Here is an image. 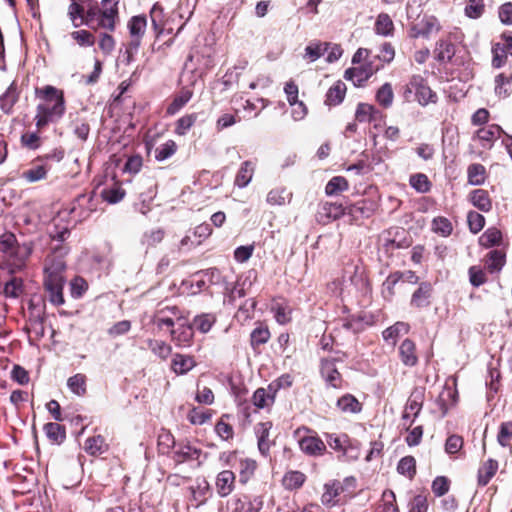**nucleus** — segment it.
Returning a JSON list of instances; mask_svg holds the SVG:
<instances>
[{
	"label": "nucleus",
	"mask_w": 512,
	"mask_h": 512,
	"mask_svg": "<svg viewBox=\"0 0 512 512\" xmlns=\"http://www.w3.org/2000/svg\"><path fill=\"white\" fill-rule=\"evenodd\" d=\"M328 47V43H311L305 48V57L310 62H314L327 51Z\"/></svg>",
	"instance_id": "nucleus-59"
},
{
	"label": "nucleus",
	"mask_w": 512,
	"mask_h": 512,
	"mask_svg": "<svg viewBox=\"0 0 512 512\" xmlns=\"http://www.w3.org/2000/svg\"><path fill=\"white\" fill-rule=\"evenodd\" d=\"M292 192L285 187H276L270 190L267 194L266 201L269 205L283 206L290 203L292 199Z\"/></svg>",
	"instance_id": "nucleus-18"
},
{
	"label": "nucleus",
	"mask_w": 512,
	"mask_h": 512,
	"mask_svg": "<svg viewBox=\"0 0 512 512\" xmlns=\"http://www.w3.org/2000/svg\"><path fill=\"white\" fill-rule=\"evenodd\" d=\"M436 57L439 61H450L455 54L454 45L447 40H439L435 49Z\"/></svg>",
	"instance_id": "nucleus-43"
},
{
	"label": "nucleus",
	"mask_w": 512,
	"mask_h": 512,
	"mask_svg": "<svg viewBox=\"0 0 512 512\" xmlns=\"http://www.w3.org/2000/svg\"><path fill=\"white\" fill-rule=\"evenodd\" d=\"M321 374L325 378L326 382L334 388L340 386L341 375L335 368L332 360H323L321 364Z\"/></svg>",
	"instance_id": "nucleus-19"
},
{
	"label": "nucleus",
	"mask_w": 512,
	"mask_h": 512,
	"mask_svg": "<svg viewBox=\"0 0 512 512\" xmlns=\"http://www.w3.org/2000/svg\"><path fill=\"white\" fill-rule=\"evenodd\" d=\"M298 443L301 451L308 456H321L326 451V444L317 436L301 437Z\"/></svg>",
	"instance_id": "nucleus-6"
},
{
	"label": "nucleus",
	"mask_w": 512,
	"mask_h": 512,
	"mask_svg": "<svg viewBox=\"0 0 512 512\" xmlns=\"http://www.w3.org/2000/svg\"><path fill=\"white\" fill-rule=\"evenodd\" d=\"M372 74L373 71L371 68H349L345 71V78L347 80H351L356 86H362L363 83L366 82Z\"/></svg>",
	"instance_id": "nucleus-25"
},
{
	"label": "nucleus",
	"mask_w": 512,
	"mask_h": 512,
	"mask_svg": "<svg viewBox=\"0 0 512 512\" xmlns=\"http://www.w3.org/2000/svg\"><path fill=\"white\" fill-rule=\"evenodd\" d=\"M400 280L410 284H416L419 280V277L415 274V272L410 270L390 274L386 281L383 283V286L387 289L389 295L392 296L394 294L393 289Z\"/></svg>",
	"instance_id": "nucleus-11"
},
{
	"label": "nucleus",
	"mask_w": 512,
	"mask_h": 512,
	"mask_svg": "<svg viewBox=\"0 0 512 512\" xmlns=\"http://www.w3.org/2000/svg\"><path fill=\"white\" fill-rule=\"evenodd\" d=\"M394 31V23L387 13H380L375 22V32L382 36H391Z\"/></svg>",
	"instance_id": "nucleus-30"
},
{
	"label": "nucleus",
	"mask_w": 512,
	"mask_h": 512,
	"mask_svg": "<svg viewBox=\"0 0 512 512\" xmlns=\"http://www.w3.org/2000/svg\"><path fill=\"white\" fill-rule=\"evenodd\" d=\"M306 476L300 471H289L283 477V486L288 490L299 489L305 482Z\"/></svg>",
	"instance_id": "nucleus-35"
},
{
	"label": "nucleus",
	"mask_w": 512,
	"mask_h": 512,
	"mask_svg": "<svg viewBox=\"0 0 512 512\" xmlns=\"http://www.w3.org/2000/svg\"><path fill=\"white\" fill-rule=\"evenodd\" d=\"M47 170L43 165H38L24 171L22 177L28 182H37L46 178Z\"/></svg>",
	"instance_id": "nucleus-63"
},
{
	"label": "nucleus",
	"mask_w": 512,
	"mask_h": 512,
	"mask_svg": "<svg viewBox=\"0 0 512 512\" xmlns=\"http://www.w3.org/2000/svg\"><path fill=\"white\" fill-rule=\"evenodd\" d=\"M124 196L125 191L119 186H113L102 191L103 199L110 204L120 202L124 198Z\"/></svg>",
	"instance_id": "nucleus-62"
},
{
	"label": "nucleus",
	"mask_w": 512,
	"mask_h": 512,
	"mask_svg": "<svg viewBox=\"0 0 512 512\" xmlns=\"http://www.w3.org/2000/svg\"><path fill=\"white\" fill-rule=\"evenodd\" d=\"M348 181L342 176H334L331 178L325 187V193L328 196H336L348 190Z\"/></svg>",
	"instance_id": "nucleus-33"
},
{
	"label": "nucleus",
	"mask_w": 512,
	"mask_h": 512,
	"mask_svg": "<svg viewBox=\"0 0 512 512\" xmlns=\"http://www.w3.org/2000/svg\"><path fill=\"white\" fill-rule=\"evenodd\" d=\"M405 409L413 415V417H417L419 412L422 409V393L420 391H414L409 397Z\"/></svg>",
	"instance_id": "nucleus-61"
},
{
	"label": "nucleus",
	"mask_w": 512,
	"mask_h": 512,
	"mask_svg": "<svg viewBox=\"0 0 512 512\" xmlns=\"http://www.w3.org/2000/svg\"><path fill=\"white\" fill-rule=\"evenodd\" d=\"M412 86L416 87V100L422 106L429 103H435L437 100L436 94L427 85L425 79L420 75L412 76Z\"/></svg>",
	"instance_id": "nucleus-5"
},
{
	"label": "nucleus",
	"mask_w": 512,
	"mask_h": 512,
	"mask_svg": "<svg viewBox=\"0 0 512 512\" xmlns=\"http://www.w3.org/2000/svg\"><path fill=\"white\" fill-rule=\"evenodd\" d=\"M24 291L23 280L12 277L4 285L3 293L7 298H18Z\"/></svg>",
	"instance_id": "nucleus-40"
},
{
	"label": "nucleus",
	"mask_w": 512,
	"mask_h": 512,
	"mask_svg": "<svg viewBox=\"0 0 512 512\" xmlns=\"http://www.w3.org/2000/svg\"><path fill=\"white\" fill-rule=\"evenodd\" d=\"M498 461L489 458L478 470V484L486 486L498 470Z\"/></svg>",
	"instance_id": "nucleus-21"
},
{
	"label": "nucleus",
	"mask_w": 512,
	"mask_h": 512,
	"mask_svg": "<svg viewBox=\"0 0 512 512\" xmlns=\"http://www.w3.org/2000/svg\"><path fill=\"white\" fill-rule=\"evenodd\" d=\"M410 185L420 193H426L430 190L431 183L428 177L423 173H417L410 176Z\"/></svg>",
	"instance_id": "nucleus-58"
},
{
	"label": "nucleus",
	"mask_w": 512,
	"mask_h": 512,
	"mask_svg": "<svg viewBox=\"0 0 512 512\" xmlns=\"http://www.w3.org/2000/svg\"><path fill=\"white\" fill-rule=\"evenodd\" d=\"M399 354L401 361L406 366H415L418 362V357L416 355V346L415 343L410 339H405L400 347Z\"/></svg>",
	"instance_id": "nucleus-16"
},
{
	"label": "nucleus",
	"mask_w": 512,
	"mask_h": 512,
	"mask_svg": "<svg viewBox=\"0 0 512 512\" xmlns=\"http://www.w3.org/2000/svg\"><path fill=\"white\" fill-rule=\"evenodd\" d=\"M228 418L227 415H223L215 426L217 435L223 440H230L233 438L234 431L233 427L225 421Z\"/></svg>",
	"instance_id": "nucleus-64"
},
{
	"label": "nucleus",
	"mask_w": 512,
	"mask_h": 512,
	"mask_svg": "<svg viewBox=\"0 0 512 512\" xmlns=\"http://www.w3.org/2000/svg\"><path fill=\"white\" fill-rule=\"evenodd\" d=\"M502 129L498 125H489L480 128L477 133V139L482 143L485 148H490L493 142L501 136Z\"/></svg>",
	"instance_id": "nucleus-15"
},
{
	"label": "nucleus",
	"mask_w": 512,
	"mask_h": 512,
	"mask_svg": "<svg viewBox=\"0 0 512 512\" xmlns=\"http://www.w3.org/2000/svg\"><path fill=\"white\" fill-rule=\"evenodd\" d=\"M479 244L485 248L500 246L502 244V233L496 227H491L479 237Z\"/></svg>",
	"instance_id": "nucleus-28"
},
{
	"label": "nucleus",
	"mask_w": 512,
	"mask_h": 512,
	"mask_svg": "<svg viewBox=\"0 0 512 512\" xmlns=\"http://www.w3.org/2000/svg\"><path fill=\"white\" fill-rule=\"evenodd\" d=\"M440 30V24L435 17H425L419 27H413L414 37H428L430 34L438 32Z\"/></svg>",
	"instance_id": "nucleus-23"
},
{
	"label": "nucleus",
	"mask_w": 512,
	"mask_h": 512,
	"mask_svg": "<svg viewBox=\"0 0 512 512\" xmlns=\"http://www.w3.org/2000/svg\"><path fill=\"white\" fill-rule=\"evenodd\" d=\"M212 233L211 226H195L190 228L181 240V246H197Z\"/></svg>",
	"instance_id": "nucleus-9"
},
{
	"label": "nucleus",
	"mask_w": 512,
	"mask_h": 512,
	"mask_svg": "<svg viewBox=\"0 0 512 512\" xmlns=\"http://www.w3.org/2000/svg\"><path fill=\"white\" fill-rule=\"evenodd\" d=\"M252 402L257 408L263 409L270 407L273 404V399L265 388H258L252 396Z\"/></svg>",
	"instance_id": "nucleus-60"
},
{
	"label": "nucleus",
	"mask_w": 512,
	"mask_h": 512,
	"mask_svg": "<svg viewBox=\"0 0 512 512\" xmlns=\"http://www.w3.org/2000/svg\"><path fill=\"white\" fill-rule=\"evenodd\" d=\"M235 474L230 470L221 471L216 478V489L220 497H227L234 490Z\"/></svg>",
	"instance_id": "nucleus-12"
},
{
	"label": "nucleus",
	"mask_w": 512,
	"mask_h": 512,
	"mask_svg": "<svg viewBox=\"0 0 512 512\" xmlns=\"http://www.w3.org/2000/svg\"><path fill=\"white\" fill-rule=\"evenodd\" d=\"M326 442L330 448L346 456L351 446L350 438L347 434H326Z\"/></svg>",
	"instance_id": "nucleus-14"
},
{
	"label": "nucleus",
	"mask_w": 512,
	"mask_h": 512,
	"mask_svg": "<svg viewBox=\"0 0 512 512\" xmlns=\"http://www.w3.org/2000/svg\"><path fill=\"white\" fill-rule=\"evenodd\" d=\"M84 449L90 455H100L108 450V445L103 436L97 435L86 440Z\"/></svg>",
	"instance_id": "nucleus-29"
},
{
	"label": "nucleus",
	"mask_w": 512,
	"mask_h": 512,
	"mask_svg": "<svg viewBox=\"0 0 512 512\" xmlns=\"http://www.w3.org/2000/svg\"><path fill=\"white\" fill-rule=\"evenodd\" d=\"M397 471L401 475H404V476L412 479L416 473L415 458L412 456L403 457L397 465Z\"/></svg>",
	"instance_id": "nucleus-54"
},
{
	"label": "nucleus",
	"mask_w": 512,
	"mask_h": 512,
	"mask_svg": "<svg viewBox=\"0 0 512 512\" xmlns=\"http://www.w3.org/2000/svg\"><path fill=\"white\" fill-rule=\"evenodd\" d=\"M0 251L13 256L17 251V240L13 233H4L0 236Z\"/></svg>",
	"instance_id": "nucleus-50"
},
{
	"label": "nucleus",
	"mask_w": 512,
	"mask_h": 512,
	"mask_svg": "<svg viewBox=\"0 0 512 512\" xmlns=\"http://www.w3.org/2000/svg\"><path fill=\"white\" fill-rule=\"evenodd\" d=\"M394 99L393 89L390 83L383 84L376 93V100L383 108L391 107Z\"/></svg>",
	"instance_id": "nucleus-47"
},
{
	"label": "nucleus",
	"mask_w": 512,
	"mask_h": 512,
	"mask_svg": "<svg viewBox=\"0 0 512 512\" xmlns=\"http://www.w3.org/2000/svg\"><path fill=\"white\" fill-rule=\"evenodd\" d=\"M150 18L156 33L161 34L164 27V9L159 3H155L151 8Z\"/></svg>",
	"instance_id": "nucleus-52"
},
{
	"label": "nucleus",
	"mask_w": 512,
	"mask_h": 512,
	"mask_svg": "<svg viewBox=\"0 0 512 512\" xmlns=\"http://www.w3.org/2000/svg\"><path fill=\"white\" fill-rule=\"evenodd\" d=\"M270 339V332L265 326L256 327L250 334V343L254 350L260 345L267 343Z\"/></svg>",
	"instance_id": "nucleus-45"
},
{
	"label": "nucleus",
	"mask_w": 512,
	"mask_h": 512,
	"mask_svg": "<svg viewBox=\"0 0 512 512\" xmlns=\"http://www.w3.org/2000/svg\"><path fill=\"white\" fill-rule=\"evenodd\" d=\"M193 93L189 89H182L167 108V113L174 115L184 107L191 99Z\"/></svg>",
	"instance_id": "nucleus-39"
},
{
	"label": "nucleus",
	"mask_w": 512,
	"mask_h": 512,
	"mask_svg": "<svg viewBox=\"0 0 512 512\" xmlns=\"http://www.w3.org/2000/svg\"><path fill=\"white\" fill-rule=\"evenodd\" d=\"M410 326L405 322H396L394 325L388 327L383 331V338L386 341L392 340L393 343L396 342V339L403 334H407L409 332Z\"/></svg>",
	"instance_id": "nucleus-42"
},
{
	"label": "nucleus",
	"mask_w": 512,
	"mask_h": 512,
	"mask_svg": "<svg viewBox=\"0 0 512 512\" xmlns=\"http://www.w3.org/2000/svg\"><path fill=\"white\" fill-rule=\"evenodd\" d=\"M147 344L153 354L162 360H166L172 353V347L162 340L149 339Z\"/></svg>",
	"instance_id": "nucleus-37"
},
{
	"label": "nucleus",
	"mask_w": 512,
	"mask_h": 512,
	"mask_svg": "<svg viewBox=\"0 0 512 512\" xmlns=\"http://www.w3.org/2000/svg\"><path fill=\"white\" fill-rule=\"evenodd\" d=\"M147 21L144 16H134L128 23V28L131 37L142 38L145 34Z\"/></svg>",
	"instance_id": "nucleus-53"
},
{
	"label": "nucleus",
	"mask_w": 512,
	"mask_h": 512,
	"mask_svg": "<svg viewBox=\"0 0 512 512\" xmlns=\"http://www.w3.org/2000/svg\"><path fill=\"white\" fill-rule=\"evenodd\" d=\"M512 422H502L497 433V442L503 448H509L512 453Z\"/></svg>",
	"instance_id": "nucleus-32"
},
{
	"label": "nucleus",
	"mask_w": 512,
	"mask_h": 512,
	"mask_svg": "<svg viewBox=\"0 0 512 512\" xmlns=\"http://www.w3.org/2000/svg\"><path fill=\"white\" fill-rule=\"evenodd\" d=\"M346 94V85L342 81H337L329 88L326 93L325 104L328 106H336L342 103Z\"/></svg>",
	"instance_id": "nucleus-22"
},
{
	"label": "nucleus",
	"mask_w": 512,
	"mask_h": 512,
	"mask_svg": "<svg viewBox=\"0 0 512 512\" xmlns=\"http://www.w3.org/2000/svg\"><path fill=\"white\" fill-rule=\"evenodd\" d=\"M46 436L55 443H61L65 437V428L58 423L49 422L44 425Z\"/></svg>",
	"instance_id": "nucleus-44"
},
{
	"label": "nucleus",
	"mask_w": 512,
	"mask_h": 512,
	"mask_svg": "<svg viewBox=\"0 0 512 512\" xmlns=\"http://www.w3.org/2000/svg\"><path fill=\"white\" fill-rule=\"evenodd\" d=\"M271 428V422H261L255 426V434L258 439V448L263 455H266L270 449V443L268 438Z\"/></svg>",
	"instance_id": "nucleus-17"
},
{
	"label": "nucleus",
	"mask_w": 512,
	"mask_h": 512,
	"mask_svg": "<svg viewBox=\"0 0 512 512\" xmlns=\"http://www.w3.org/2000/svg\"><path fill=\"white\" fill-rule=\"evenodd\" d=\"M171 340L179 347L189 346L193 339V327L181 324L176 329L170 330Z\"/></svg>",
	"instance_id": "nucleus-13"
},
{
	"label": "nucleus",
	"mask_w": 512,
	"mask_h": 512,
	"mask_svg": "<svg viewBox=\"0 0 512 512\" xmlns=\"http://www.w3.org/2000/svg\"><path fill=\"white\" fill-rule=\"evenodd\" d=\"M467 176L471 185H482L486 179V169L482 164L473 163L468 166Z\"/></svg>",
	"instance_id": "nucleus-31"
},
{
	"label": "nucleus",
	"mask_w": 512,
	"mask_h": 512,
	"mask_svg": "<svg viewBox=\"0 0 512 512\" xmlns=\"http://www.w3.org/2000/svg\"><path fill=\"white\" fill-rule=\"evenodd\" d=\"M506 262L505 252L502 250H492L488 253L487 268L491 273L499 272Z\"/></svg>",
	"instance_id": "nucleus-34"
},
{
	"label": "nucleus",
	"mask_w": 512,
	"mask_h": 512,
	"mask_svg": "<svg viewBox=\"0 0 512 512\" xmlns=\"http://www.w3.org/2000/svg\"><path fill=\"white\" fill-rule=\"evenodd\" d=\"M181 319H184V315L177 306L161 302L158 303L151 317V322L160 330L164 327L173 329L176 321Z\"/></svg>",
	"instance_id": "nucleus-4"
},
{
	"label": "nucleus",
	"mask_w": 512,
	"mask_h": 512,
	"mask_svg": "<svg viewBox=\"0 0 512 512\" xmlns=\"http://www.w3.org/2000/svg\"><path fill=\"white\" fill-rule=\"evenodd\" d=\"M343 491L339 482L327 483L324 485V493L321 496V502L325 506H334L336 497Z\"/></svg>",
	"instance_id": "nucleus-26"
},
{
	"label": "nucleus",
	"mask_w": 512,
	"mask_h": 512,
	"mask_svg": "<svg viewBox=\"0 0 512 512\" xmlns=\"http://www.w3.org/2000/svg\"><path fill=\"white\" fill-rule=\"evenodd\" d=\"M176 150L177 145L175 141L168 140L155 149V158L158 161H164L174 155Z\"/></svg>",
	"instance_id": "nucleus-55"
},
{
	"label": "nucleus",
	"mask_w": 512,
	"mask_h": 512,
	"mask_svg": "<svg viewBox=\"0 0 512 512\" xmlns=\"http://www.w3.org/2000/svg\"><path fill=\"white\" fill-rule=\"evenodd\" d=\"M256 467L257 464L252 459H242L240 461L239 479L242 484L247 483L248 480L253 476Z\"/></svg>",
	"instance_id": "nucleus-56"
},
{
	"label": "nucleus",
	"mask_w": 512,
	"mask_h": 512,
	"mask_svg": "<svg viewBox=\"0 0 512 512\" xmlns=\"http://www.w3.org/2000/svg\"><path fill=\"white\" fill-rule=\"evenodd\" d=\"M255 171V164L252 161H244L235 177V185L239 188L246 187L252 180Z\"/></svg>",
	"instance_id": "nucleus-20"
},
{
	"label": "nucleus",
	"mask_w": 512,
	"mask_h": 512,
	"mask_svg": "<svg viewBox=\"0 0 512 512\" xmlns=\"http://www.w3.org/2000/svg\"><path fill=\"white\" fill-rule=\"evenodd\" d=\"M337 407L343 413H359L362 410V404L351 394H345L337 401Z\"/></svg>",
	"instance_id": "nucleus-27"
},
{
	"label": "nucleus",
	"mask_w": 512,
	"mask_h": 512,
	"mask_svg": "<svg viewBox=\"0 0 512 512\" xmlns=\"http://www.w3.org/2000/svg\"><path fill=\"white\" fill-rule=\"evenodd\" d=\"M51 240L57 244L51 247L52 253L45 260V276L63 278L61 273L65 270L66 264L64 256L68 254V247L62 245L69 236L70 230L66 226H54V230L50 233Z\"/></svg>",
	"instance_id": "nucleus-2"
},
{
	"label": "nucleus",
	"mask_w": 512,
	"mask_h": 512,
	"mask_svg": "<svg viewBox=\"0 0 512 512\" xmlns=\"http://www.w3.org/2000/svg\"><path fill=\"white\" fill-rule=\"evenodd\" d=\"M216 322V316L212 313H204L197 315L193 320V326L201 333H207L210 331L214 323Z\"/></svg>",
	"instance_id": "nucleus-46"
},
{
	"label": "nucleus",
	"mask_w": 512,
	"mask_h": 512,
	"mask_svg": "<svg viewBox=\"0 0 512 512\" xmlns=\"http://www.w3.org/2000/svg\"><path fill=\"white\" fill-rule=\"evenodd\" d=\"M119 0H102L100 6L90 7L85 14V25L113 32L119 19Z\"/></svg>",
	"instance_id": "nucleus-3"
},
{
	"label": "nucleus",
	"mask_w": 512,
	"mask_h": 512,
	"mask_svg": "<svg viewBox=\"0 0 512 512\" xmlns=\"http://www.w3.org/2000/svg\"><path fill=\"white\" fill-rule=\"evenodd\" d=\"M432 286L428 282L420 283L417 290L412 294L410 305L415 308H424L430 305Z\"/></svg>",
	"instance_id": "nucleus-10"
},
{
	"label": "nucleus",
	"mask_w": 512,
	"mask_h": 512,
	"mask_svg": "<svg viewBox=\"0 0 512 512\" xmlns=\"http://www.w3.org/2000/svg\"><path fill=\"white\" fill-rule=\"evenodd\" d=\"M17 99V90L13 85H10L0 98V106L2 111L6 114L10 113Z\"/></svg>",
	"instance_id": "nucleus-49"
},
{
	"label": "nucleus",
	"mask_w": 512,
	"mask_h": 512,
	"mask_svg": "<svg viewBox=\"0 0 512 512\" xmlns=\"http://www.w3.org/2000/svg\"><path fill=\"white\" fill-rule=\"evenodd\" d=\"M174 451L173 460L180 464L187 461L198 460L201 455V450L192 446L190 442H180L176 446Z\"/></svg>",
	"instance_id": "nucleus-8"
},
{
	"label": "nucleus",
	"mask_w": 512,
	"mask_h": 512,
	"mask_svg": "<svg viewBox=\"0 0 512 512\" xmlns=\"http://www.w3.org/2000/svg\"><path fill=\"white\" fill-rule=\"evenodd\" d=\"M319 215L322 221H337L339 217L343 215V208L341 205L325 203L322 206Z\"/></svg>",
	"instance_id": "nucleus-38"
},
{
	"label": "nucleus",
	"mask_w": 512,
	"mask_h": 512,
	"mask_svg": "<svg viewBox=\"0 0 512 512\" xmlns=\"http://www.w3.org/2000/svg\"><path fill=\"white\" fill-rule=\"evenodd\" d=\"M471 201L474 206L482 211H489L491 208V201L488 192L483 189H476L471 193Z\"/></svg>",
	"instance_id": "nucleus-48"
},
{
	"label": "nucleus",
	"mask_w": 512,
	"mask_h": 512,
	"mask_svg": "<svg viewBox=\"0 0 512 512\" xmlns=\"http://www.w3.org/2000/svg\"><path fill=\"white\" fill-rule=\"evenodd\" d=\"M70 36L80 47H91L95 44V37L88 30L73 31Z\"/></svg>",
	"instance_id": "nucleus-57"
},
{
	"label": "nucleus",
	"mask_w": 512,
	"mask_h": 512,
	"mask_svg": "<svg viewBox=\"0 0 512 512\" xmlns=\"http://www.w3.org/2000/svg\"><path fill=\"white\" fill-rule=\"evenodd\" d=\"M85 14L84 7L76 1H72L68 7V16L75 28L85 24Z\"/></svg>",
	"instance_id": "nucleus-36"
},
{
	"label": "nucleus",
	"mask_w": 512,
	"mask_h": 512,
	"mask_svg": "<svg viewBox=\"0 0 512 512\" xmlns=\"http://www.w3.org/2000/svg\"><path fill=\"white\" fill-rule=\"evenodd\" d=\"M376 512H399L393 491L385 490L383 492L382 503L376 508Z\"/></svg>",
	"instance_id": "nucleus-51"
},
{
	"label": "nucleus",
	"mask_w": 512,
	"mask_h": 512,
	"mask_svg": "<svg viewBox=\"0 0 512 512\" xmlns=\"http://www.w3.org/2000/svg\"><path fill=\"white\" fill-rule=\"evenodd\" d=\"M40 102L36 107L35 125L41 131L51 123L59 121L65 113V100L62 90L47 85L36 89Z\"/></svg>",
	"instance_id": "nucleus-1"
},
{
	"label": "nucleus",
	"mask_w": 512,
	"mask_h": 512,
	"mask_svg": "<svg viewBox=\"0 0 512 512\" xmlns=\"http://www.w3.org/2000/svg\"><path fill=\"white\" fill-rule=\"evenodd\" d=\"M67 386L72 393L77 396H83L86 393V376L77 373L67 380Z\"/></svg>",
	"instance_id": "nucleus-41"
},
{
	"label": "nucleus",
	"mask_w": 512,
	"mask_h": 512,
	"mask_svg": "<svg viewBox=\"0 0 512 512\" xmlns=\"http://www.w3.org/2000/svg\"><path fill=\"white\" fill-rule=\"evenodd\" d=\"M195 365L196 363L193 357L182 354H175L172 359L171 367L176 374H185L193 369Z\"/></svg>",
	"instance_id": "nucleus-24"
},
{
	"label": "nucleus",
	"mask_w": 512,
	"mask_h": 512,
	"mask_svg": "<svg viewBox=\"0 0 512 512\" xmlns=\"http://www.w3.org/2000/svg\"><path fill=\"white\" fill-rule=\"evenodd\" d=\"M63 278L45 276L44 286L49 294V301L54 305L64 304Z\"/></svg>",
	"instance_id": "nucleus-7"
}]
</instances>
